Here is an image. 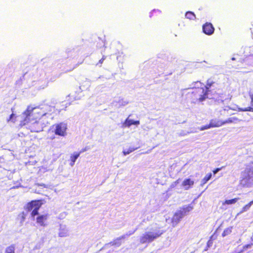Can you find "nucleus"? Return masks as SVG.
<instances>
[{"mask_svg": "<svg viewBox=\"0 0 253 253\" xmlns=\"http://www.w3.org/2000/svg\"><path fill=\"white\" fill-rule=\"evenodd\" d=\"M200 83L201 87H195L191 91L186 94L187 99L195 103L197 101L202 102L207 98L213 99L217 102H223L224 96L220 88V84L211 78H209L206 84Z\"/></svg>", "mask_w": 253, "mask_h": 253, "instance_id": "nucleus-1", "label": "nucleus"}, {"mask_svg": "<svg viewBox=\"0 0 253 253\" xmlns=\"http://www.w3.org/2000/svg\"><path fill=\"white\" fill-rule=\"evenodd\" d=\"M45 115L46 113L42 108L28 106L26 110L22 113L23 119L20 121L19 125L23 126L32 121H39L42 117Z\"/></svg>", "mask_w": 253, "mask_h": 253, "instance_id": "nucleus-2", "label": "nucleus"}, {"mask_svg": "<svg viewBox=\"0 0 253 253\" xmlns=\"http://www.w3.org/2000/svg\"><path fill=\"white\" fill-rule=\"evenodd\" d=\"M154 232H148L143 234L140 238V242L141 244L152 242L160 237L164 233L163 231L160 230V228H158Z\"/></svg>", "mask_w": 253, "mask_h": 253, "instance_id": "nucleus-3", "label": "nucleus"}, {"mask_svg": "<svg viewBox=\"0 0 253 253\" xmlns=\"http://www.w3.org/2000/svg\"><path fill=\"white\" fill-rule=\"evenodd\" d=\"M42 205L41 200H32L27 203L25 209L28 211L32 210L31 213L32 217L34 218L36 215H39V210Z\"/></svg>", "mask_w": 253, "mask_h": 253, "instance_id": "nucleus-4", "label": "nucleus"}, {"mask_svg": "<svg viewBox=\"0 0 253 253\" xmlns=\"http://www.w3.org/2000/svg\"><path fill=\"white\" fill-rule=\"evenodd\" d=\"M54 128L53 132L55 134L64 137L67 134V126L63 122L55 124L52 126Z\"/></svg>", "mask_w": 253, "mask_h": 253, "instance_id": "nucleus-5", "label": "nucleus"}, {"mask_svg": "<svg viewBox=\"0 0 253 253\" xmlns=\"http://www.w3.org/2000/svg\"><path fill=\"white\" fill-rule=\"evenodd\" d=\"M136 231V229L132 231H129L128 233L126 234L123 235L115 240H114L111 243V245L114 246L119 247L121 245L122 242L121 240L124 239L126 238V236H129L132 234H133Z\"/></svg>", "mask_w": 253, "mask_h": 253, "instance_id": "nucleus-6", "label": "nucleus"}, {"mask_svg": "<svg viewBox=\"0 0 253 253\" xmlns=\"http://www.w3.org/2000/svg\"><path fill=\"white\" fill-rule=\"evenodd\" d=\"M203 32L207 35H212L214 31V28L211 23L206 22L202 27Z\"/></svg>", "mask_w": 253, "mask_h": 253, "instance_id": "nucleus-7", "label": "nucleus"}, {"mask_svg": "<svg viewBox=\"0 0 253 253\" xmlns=\"http://www.w3.org/2000/svg\"><path fill=\"white\" fill-rule=\"evenodd\" d=\"M48 214L39 215L36 218V222L41 226H45L47 225L46 220L48 217Z\"/></svg>", "mask_w": 253, "mask_h": 253, "instance_id": "nucleus-8", "label": "nucleus"}, {"mask_svg": "<svg viewBox=\"0 0 253 253\" xmlns=\"http://www.w3.org/2000/svg\"><path fill=\"white\" fill-rule=\"evenodd\" d=\"M33 123H29V128L32 132H39L41 130V125L38 121H32Z\"/></svg>", "mask_w": 253, "mask_h": 253, "instance_id": "nucleus-9", "label": "nucleus"}, {"mask_svg": "<svg viewBox=\"0 0 253 253\" xmlns=\"http://www.w3.org/2000/svg\"><path fill=\"white\" fill-rule=\"evenodd\" d=\"M194 184V181L190 178L185 179L182 183V186L185 190H188L192 188Z\"/></svg>", "mask_w": 253, "mask_h": 253, "instance_id": "nucleus-10", "label": "nucleus"}, {"mask_svg": "<svg viewBox=\"0 0 253 253\" xmlns=\"http://www.w3.org/2000/svg\"><path fill=\"white\" fill-rule=\"evenodd\" d=\"M182 218V215L179 212L175 213L171 218V223L173 226H175Z\"/></svg>", "mask_w": 253, "mask_h": 253, "instance_id": "nucleus-11", "label": "nucleus"}, {"mask_svg": "<svg viewBox=\"0 0 253 253\" xmlns=\"http://www.w3.org/2000/svg\"><path fill=\"white\" fill-rule=\"evenodd\" d=\"M139 121H133L128 119H126L122 124V126L123 127H129L132 125H138L139 124Z\"/></svg>", "mask_w": 253, "mask_h": 253, "instance_id": "nucleus-12", "label": "nucleus"}, {"mask_svg": "<svg viewBox=\"0 0 253 253\" xmlns=\"http://www.w3.org/2000/svg\"><path fill=\"white\" fill-rule=\"evenodd\" d=\"M211 127H219L223 125L222 121L216 119H212L210 122Z\"/></svg>", "mask_w": 253, "mask_h": 253, "instance_id": "nucleus-13", "label": "nucleus"}, {"mask_svg": "<svg viewBox=\"0 0 253 253\" xmlns=\"http://www.w3.org/2000/svg\"><path fill=\"white\" fill-rule=\"evenodd\" d=\"M193 209V206L191 205H188L187 206H185L181 208V212L182 215L185 214L190 211H191Z\"/></svg>", "mask_w": 253, "mask_h": 253, "instance_id": "nucleus-14", "label": "nucleus"}, {"mask_svg": "<svg viewBox=\"0 0 253 253\" xmlns=\"http://www.w3.org/2000/svg\"><path fill=\"white\" fill-rule=\"evenodd\" d=\"M81 152L74 153L70 157V165L73 166L75 162H76L77 158L80 156Z\"/></svg>", "mask_w": 253, "mask_h": 253, "instance_id": "nucleus-15", "label": "nucleus"}, {"mask_svg": "<svg viewBox=\"0 0 253 253\" xmlns=\"http://www.w3.org/2000/svg\"><path fill=\"white\" fill-rule=\"evenodd\" d=\"M161 15V12L159 10L154 9L150 14V17L151 18H159Z\"/></svg>", "mask_w": 253, "mask_h": 253, "instance_id": "nucleus-16", "label": "nucleus"}, {"mask_svg": "<svg viewBox=\"0 0 253 253\" xmlns=\"http://www.w3.org/2000/svg\"><path fill=\"white\" fill-rule=\"evenodd\" d=\"M185 17L190 20H194L196 19L195 14L192 11H187L185 13Z\"/></svg>", "mask_w": 253, "mask_h": 253, "instance_id": "nucleus-17", "label": "nucleus"}, {"mask_svg": "<svg viewBox=\"0 0 253 253\" xmlns=\"http://www.w3.org/2000/svg\"><path fill=\"white\" fill-rule=\"evenodd\" d=\"M17 121V116L15 114L12 113L9 117L7 119V122H11L15 123Z\"/></svg>", "mask_w": 253, "mask_h": 253, "instance_id": "nucleus-18", "label": "nucleus"}, {"mask_svg": "<svg viewBox=\"0 0 253 253\" xmlns=\"http://www.w3.org/2000/svg\"><path fill=\"white\" fill-rule=\"evenodd\" d=\"M239 199V198H235L234 199H230V200H226L224 203H223V204H227V205H230V204H235V203H236L237 202V201Z\"/></svg>", "mask_w": 253, "mask_h": 253, "instance_id": "nucleus-19", "label": "nucleus"}, {"mask_svg": "<svg viewBox=\"0 0 253 253\" xmlns=\"http://www.w3.org/2000/svg\"><path fill=\"white\" fill-rule=\"evenodd\" d=\"M5 253H15V246L11 245L8 247L5 250Z\"/></svg>", "mask_w": 253, "mask_h": 253, "instance_id": "nucleus-20", "label": "nucleus"}, {"mask_svg": "<svg viewBox=\"0 0 253 253\" xmlns=\"http://www.w3.org/2000/svg\"><path fill=\"white\" fill-rule=\"evenodd\" d=\"M232 232V227H228L224 229L222 233V236L225 237L229 235Z\"/></svg>", "mask_w": 253, "mask_h": 253, "instance_id": "nucleus-21", "label": "nucleus"}, {"mask_svg": "<svg viewBox=\"0 0 253 253\" xmlns=\"http://www.w3.org/2000/svg\"><path fill=\"white\" fill-rule=\"evenodd\" d=\"M211 173L207 174L202 179L203 184L206 183L211 178Z\"/></svg>", "mask_w": 253, "mask_h": 253, "instance_id": "nucleus-22", "label": "nucleus"}, {"mask_svg": "<svg viewBox=\"0 0 253 253\" xmlns=\"http://www.w3.org/2000/svg\"><path fill=\"white\" fill-rule=\"evenodd\" d=\"M136 148H130L128 149L124 150L123 152L124 155H126L127 154H129V153L132 152L134 151Z\"/></svg>", "mask_w": 253, "mask_h": 253, "instance_id": "nucleus-23", "label": "nucleus"}, {"mask_svg": "<svg viewBox=\"0 0 253 253\" xmlns=\"http://www.w3.org/2000/svg\"><path fill=\"white\" fill-rule=\"evenodd\" d=\"M253 204V200L243 207L242 211H246L249 210Z\"/></svg>", "mask_w": 253, "mask_h": 253, "instance_id": "nucleus-24", "label": "nucleus"}, {"mask_svg": "<svg viewBox=\"0 0 253 253\" xmlns=\"http://www.w3.org/2000/svg\"><path fill=\"white\" fill-rule=\"evenodd\" d=\"M249 94L250 97L251 98V105L253 107V91H250L249 92Z\"/></svg>", "mask_w": 253, "mask_h": 253, "instance_id": "nucleus-25", "label": "nucleus"}, {"mask_svg": "<svg viewBox=\"0 0 253 253\" xmlns=\"http://www.w3.org/2000/svg\"><path fill=\"white\" fill-rule=\"evenodd\" d=\"M26 215V213H25L24 211L20 213V216H21V221L22 222H23L25 220Z\"/></svg>", "mask_w": 253, "mask_h": 253, "instance_id": "nucleus-26", "label": "nucleus"}, {"mask_svg": "<svg viewBox=\"0 0 253 253\" xmlns=\"http://www.w3.org/2000/svg\"><path fill=\"white\" fill-rule=\"evenodd\" d=\"M211 125L209 124L208 125H206L202 126L200 128V130H203L207 129H208V128H211Z\"/></svg>", "mask_w": 253, "mask_h": 253, "instance_id": "nucleus-27", "label": "nucleus"}, {"mask_svg": "<svg viewBox=\"0 0 253 253\" xmlns=\"http://www.w3.org/2000/svg\"><path fill=\"white\" fill-rule=\"evenodd\" d=\"M233 122V119L232 118H229L225 121H222L223 125L225 124L231 123Z\"/></svg>", "mask_w": 253, "mask_h": 253, "instance_id": "nucleus-28", "label": "nucleus"}, {"mask_svg": "<svg viewBox=\"0 0 253 253\" xmlns=\"http://www.w3.org/2000/svg\"><path fill=\"white\" fill-rule=\"evenodd\" d=\"M243 111H250V112H253V107H247L245 108V109L242 110Z\"/></svg>", "mask_w": 253, "mask_h": 253, "instance_id": "nucleus-29", "label": "nucleus"}, {"mask_svg": "<svg viewBox=\"0 0 253 253\" xmlns=\"http://www.w3.org/2000/svg\"><path fill=\"white\" fill-rule=\"evenodd\" d=\"M252 244H248L244 245L243 247V251H244V250H246L248 248H251L252 247Z\"/></svg>", "mask_w": 253, "mask_h": 253, "instance_id": "nucleus-30", "label": "nucleus"}, {"mask_svg": "<svg viewBox=\"0 0 253 253\" xmlns=\"http://www.w3.org/2000/svg\"><path fill=\"white\" fill-rule=\"evenodd\" d=\"M223 168V167H221V168H216L215 169H214L213 170V173L215 174H216L217 172H218L219 170H220L222 169Z\"/></svg>", "mask_w": 253, "mask_h": 253, "instance_id": "nucleus-31", "label": "nucleus"}, {"mask_svg": "<svg viewBox=\"0 0 253 253\" xmlns=\"http://www.w3.org/2000/svg\"><path fill=\"white\" fill-rule=\"evenodd\" d=\"M104 59L103 58H102L101 59H100V60H99V63H102V62H103V61Z\"/></svg>", "mask_w": 253, "mask_h": 253, "instance_id": "nucleus-32", "label": "nucleus"}, {"mask_svg": "<svg viewBox=\"0 0 253 253\" xmlns=\"http://www.w3.org/2000/svg\"><path fill=\"white\" fill-rule=\"evenodd\" d=\"M54 138H55V137L53 136V137H50V139L51 140H53V139H54Z\"/></svg>", "mask_w": 253, "mask_h": 253, "instance_id": "nucleus-33", "label": "nucleus"}, {"mask_svg": "<svg viewBox=\"0 0 253 253\" xmlns=\"http://www.w3.org/2000/svg\"><path fill=\"white\" fill-rule=\"evenodd\" d=\"M232 60H235V58L234 57H232V59H231Z\"/></svg>", "mask_w": 253, "mask_h": 253, "instance_id": "nucleus-34", "label": "nucleus"}]
</instances>
